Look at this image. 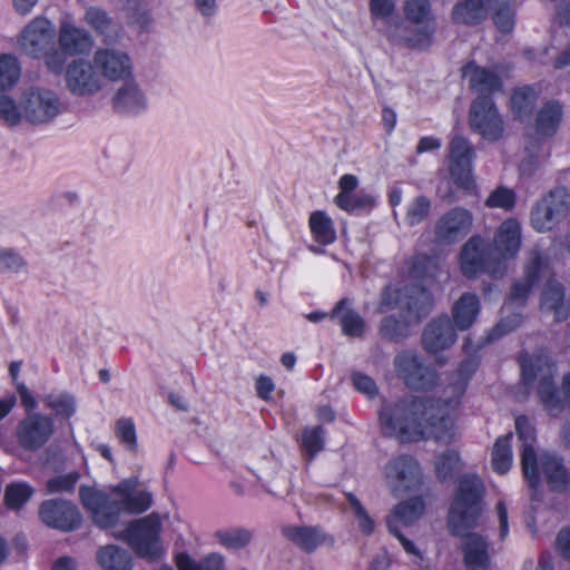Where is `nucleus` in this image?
<instances>
[{
	"label": "nucleus",
	"instance_id": "1",
	"mask_svg": "<svg viewBox=\"0 0 570 570\" xmlns=\"http://www.w3.org/2000/svg\"><path fill=\"white\" fill-rule=\"evenodd\" d=\"M475 368V361L463 362L438 399L407 395L385 401L379 412L381 432L403 443L428 439L453 442L458 435L455 413Z\"/></svg>",
	"mask_w": 570,
	"mask_h": 570
},
{
	"label": "nucleus",
	"instance_id": "2",
	"mask_svg": "<svg viewBox=\"0 0 570 570\" xmlns=\"http://www.w3.org/2000/svg\"><path fill=\"white\" fill-rule=\"evenodd\" d=\"M483 483L475 474L460 478L449 510L448 524L451 532L464 538V560L471 570H484L490 564L488 543L483 537L469 533L481 515Z\"/></svg>",
	"mask_w": 570,
	"mask_h": 570
},
{
	"label": "nucleus",
	"instance_id": "3",
	"mask_svg": "<svg viewBox=\"0 0 570 570\" xmlns=\"http://www.w3.org/2000/svg\"><path fill=\"white\" fill-rule=\"evenodd\" d=\"M520 223L508 218L497 228L492 244L480 236H472L462 247L461 271L466 277L487 273L501 277L507 271V262L514 259L521 248Z\"/></svg>",
	"mask_w": 570,
	"mask_h": 570
},
{
	"label": "nucleus",
	"instance_id": "4",
	"mask_svg": "<svg viewBox=\"0 0 570 570\" xmlns=\"http://www.w3.org/2000/svg\"><path fill=\"white\" fill-rule=\"evenodd\" d=\"M80 499L100 528L116 524L121 513L139 514L153 504L151 493L139 487L136 476L125 479L112 487L109 495L90 487H81Z\"/></svg>",
	"mask_w": 570,
	"mask_h": 570
},
{
	"label": "nucleus",
	"instance_id": "5",
	"mask_svg": "<svg viewBox=\"0 0 570 570\" xmlns=\"http://www.w3.org/2000/svg\"><path fill=\"white\" fill-rule=\"evenodd\" d=\"M432 307L431 294L419 285H412L402 293L399 288L389 286L382 294L379 311L381 313L400 309L406 312L404 321L400 322L392 316L385 317L381 324V334L392 340L405 336L407 325L419 322Z\"/></svg>",
	"mask_w": 570,
	"mask_h": 570
},
{
	"label": "nucleus",
	"instance_id": "6",
	"mask_svg": "<svg viewBox=\"0 0 570 570\" xmlns=\"http://www.w3.org/2000/svg\"><path fill=\"white\" fill-rule=\"evenodd\" d=\"M522 380L525 385L539 381L538 395L550 415H558L568 403L570 406V373L562 381V396L552 382L554 367L547 355L523 356L521 360Z\"/></svg>",
	"mask_w": 570,
	"mask_h": 570
},
{
	"label": "nucleus",
	"instance_id": "7",
	"mask_svg": "<svg viewBox=\"0 0 570 570\" xmlns=\"http://www.w3.org/2000/svg\"><path fill=\"white\" fill-rule=\"evenodd\" d=\"M404 13L409 21L417 24L415 33L410 35L400 20L385 30L392 41L404 42L407 47L425 49L431 46L434 33L433 14L430 0H405Z\"/></svg>",
	"mask_w": 570,
	"mask_h": 570
},
{
	"label": "nucleus",
	"instance_id": "8",
	"mask_svg": "<svg viewBox=\"0 0 570 570\" xmlns=\"http://www.w3.org/2000/svg\"><path fill=\"white\" fill-rule=\"evenodd\" d=\"M160 533V515L153 512L130 522L118 538L124 540L138 557L155 561L164 554Z\"/></svg>",
	"mask_w": 570,
	"mask_h": 570
},
{
	"label": "nucleus",
	"instance_id": "9",
	"mask_svg": "<svg viewBox=\"0 0 570 570\" xmlns=\"http://www.w3.org/2000/svg\"><path fill=\"white\" fill-rule=\"evenodd\" d=\"M56 38L58 48L55 47V51L49 53L46 62L48 70L56 75L63 71L67 57L86 55L94 47V39L89 31L70 20L60 22Z\"/></svg>",
	"mask_w": 570,
	"mask_h": 570
},
{
	"label": "nucleus",
	"instance_id": "10",
	"mask_svg": "<svg viewBox=\"0 0 570 570\" xmlns=\"http://www.w3.org/2000/svg\"><path fill=\"white\" fill-rule=\"evenodd\" d=\"M57 30L51 20L45 16L31 19L20 31L17 43L28 57L43 58L45 63L51 51H55Z\"/></svg>",
	"mask_w": 570,
	"mask_h": 570
},
{
	"label": "nucleus",
	"instance_id": "11",
	"mask_svg": "<svg viewBox=\"0 0 570 570\" xmlns=\"http://www.w3.org/2000/svg\"><path fill=\"white\" fill-rule=\"evenodd\" d=\"M24 121L46 125L53 121L62 111L60 96L52 89L32 86L21 92Z\"/></svg>",
	"mask_w": 570,
	"mask_h": 570
},
{
	"label": "nucleus",
	"instance_id": "12",
	"mask_svg": "<svg viewBox=\"0 0 570 570\" xmlns=\"http://www.w3.org/2000/svg\"><path fill=\"white\" fill-rule=\"evenodd\" d=\"M384 483L396 497L417 489L422 480L419 462L411 455L402 454L387 461L383 470Z\"/></svg>",
	"mask_w": 570,
	"mask_h": 570
},
{
	"label": "nucleus",
	"instance_id": "13",
	"mask_svg": "<svg viewBox=\"0 0 570 570\" xmlns=\"http://www.w3.org/2000/svg\"><path fill=\"white\" fill-rule=\"evenodd\" d=\"M92 59L104 82H122L135 76L134 58L124 48L112 46L97 48Z\"/></svg>",
	"mask_w": 570,
	"mask_h": 570
},
{
	"label": "nucleus",
	"instance_id": "14",
	"mask_svg": "<svg viewBox=\"0 0 570 570\" xmlns=\"http://www.w3.org/2000/svg\"><path fill=\"white\" fill-rule=\"evenodd\" d=\"M109 102L116 115L130 119L146 115L150 107L148 94L135 76L114 90Z\"/></svg>",
	"mask_w": 570,
	"mask_h": 570
},
{
	"label": "nucleus",
	"instance_id": "15",
	"mask_svg": "<svg viewBox=\"0 0 570 570\" xmlns=\"http://www.w3.org/2000/svg\"><path fill=\"white\" fill-rule=\"evenodd\" d=\"M63 70L66 88L76 97H92L105 88V82L100 79L94 59H72Z\"/></svg>",
	"mask_w": 570,
	"mask_h": 570
},
{
	"label": "nucleus",
	"instance_id": "16",
	"mask_svg": "<svg viewBox=\"0 0 570 570\" xmlns=\"http://www.w3.org/2000/svg\"><path fill=\"white\" fill-rule=\"evenodd\" d=\"M570 209V194L557 188L543 197L531 212V226L539 233L551 230Z\"/></svg>",
	"mask_w": 570,
	"mask_h": 570
},
{
	"label": "nucleus",
	"instance_id": "17",
	"mask_svg": "<svg viewBox=\"0 0 570 570\" xmlns=\"http://www.w3.org/2000/svg\"><path fill=\"white\" fill-rule=\"evenodd\" d=\"M471 129L489 141L499 140L504 132V122L493 101L480 96L471 105L469 114Z\"/></svg>",
	"mask_w": 570,
	"mask_h": 570
},
{
	"label": "nucleus",
	"instance_id": "18",
	"mask_svg": "<svg viewBox=\"0 0 570 570\" xmlns=\"http://www.w3.org/2000/svg\"><path fill=\"white\" fill-rule=\"evenodd\" d=\"M475 157L473 148L462 136L455 135L450 141V175L454 184L465 190L475 187L472 163Z\"/></svg>",
	"mask_w": 570,
	"mask_h": 570
},
{
	"label": "nucleus",
	"instance_id": "19",
	"mask_svg": "<svg viewBox=\"0 0 570 570\" xmlns=\"http://www.w3.org/2000/svg\"><path fill=\"white\" fill-rule=\"evenodd\" d=\"M397 375L414 390H429L436 381L434 370L425 366L413 352H402L394 358Z\"/></svg>",
	"mask_w": 570,
	"mask_h": 570
},
{
	"label": "nucleus",
	"instance_id": "20",
	"mask_svg": "<svg viewBox=\"0 0 570 570\" xmlns=\"http://www.w3.org/2000/svg\"><path fill=\"white\" fill-rule=\"evenodd\" d=\"M548 275L549 266L547 259L538 250H532L525 265L524 279L513 284L509 301L503 306V311L507 312L513 306L523 305L534 284Z\"/></svg>",
	"mask_w": 570,
	"mask_h": 570
},
{
	"label": "nucleus",
	"instance_id": "21",
	"mask_svg": "<svg viewBox=\"0 0 570 570\" xmlns=\"http://www.w3.org/2000/svg\"><path fill=\"white\" fill-rule=\"evenodd\" d=\"M473 215L463 207L444 213L435 223L434 235L438 242L453 244L465 237L471 230Z\"/></svg>",
	"mask_w": 570,
	"mask_h": 570
},
{
	"label": "nucleus",
	"instance_id": "22",
	"mask_svg": "<svg viewBox=\"0 0 570 570\" xmlns=\"http://www.w3.org/2000/svg\"><path fill=\"white\" fill-rule=\"evenodd\" d=\"M53 429L51 417L40 413H31L19 423L17 438L24 449L37 450L48 442Z\"/></svg>",
	"mask_w": 570,
	"mask_h": 570
},
{
	"label": "nucleus",
	"instance_id": "23",
	"mask_svg": "<svg viewBox=\"0 0 570 570\" xmlns=\"http://www.w3.org/2000/svg\"><path fill=\"white\" fill-rule=\"evenodd\" d=\"M40 518L48 527L71 531L79 527L81 517L72 503L63 500H47L39 511Z\"/></svg>",
	"mask_w": 570,
	"mask_h": 570
},
{
	"label": "nucleus",
	"instance_id": "24",
	"mask_svg": "<svg viewBox=\"0 0 570 570\" xmlns=\"http://www.w3.org/2000/svg\"><path fill=\"white\" fill-rule=\"evenodd\" d=\"M515 429L519 439L522 442L521 463L523 474L529 485L534 489L538 485L539 480L538 461L533 448V443L535 441L534 428L527 416L521 415L515 419Z\"/></svg>",
	"mask_w": 570,
	"mask_h": 570
},
{
	"label": "nucleus",
	"instance_id": "25",
	"mask_svg": "<svg viewBox=\"0 0 570 570\" xmlns=\"http://www.w3.org/2000/svg\"><path fill=\"white\" fill-rule=\"evenodd\" d=\"M358 179L355 175L345 174L338 179V194L334 198L335 205L342 210L352 213L371 208L375 198L365 191H356Z\"/></svg>",
	"mask_w": 570,
	"mask_h": 570
},
{
	"label": "nucleus",
	"instance_id": "26",
	"mask_svg": "<svg viewBox=\"0 0 570 570\" xmlns=\"http://www.w3.org/2000/svg\"><path fill=\"white\" fill-rule=\"evenodd\" d=\"M255 475L264 490L275 498H284L291 491L288 478L281 473L279 464L274 459L263 461L257 466Z\"/></svg>",
	"mask_w": 570,
	"mask_h": 570
},
{
	"label": "nucleus",
	"instance_id": "27",
	"mask_svg": "<svg viewBox=\"0 0 570 570\" xmlns=\"http://www.w3.org/2000/svg\"><path fill=\"white\" fill-rule=\"evenodd\" d=\"M455 340V331L446 316L432 321L423 333V345L430 353L450 347Z\"/></svg>",
	"mask_w": 570,
	"mask_h": 570
},
{
	"label": "nucleus",
	"instance_id": "28",
	"mask_svg": "<svg viewBox=\"0 0 570 570\" xmlns=\"http://www.w3.org/2000/svg\"><path fill=\"white\" fill-rule=\"evenodd\" d=\"M470 87L480 95L494 94L501 89L502 81L495 70L469 62L462 69Z\"/></svg>",
	"mask_w": 570,
	"mask_h": 570
},
{
	"label": "nucleus",
	"instance_id": "29",
	"mask_svg": "<svg viewBox=\"0 0 570 570\" xmlns=\"http://www.w3.org/2000/svg\"><path fill=\"white\" fill-rule=\"evenodd\" d=\"M541 309L544 313H552L557 321H564L570 315V305L564 298V288L553 278H548L542 291Z\"/></svg>",
	"mask_w": 570,
	"mask_h": 570
},
{
	"label": "nucleus",
	"instance_id": "30",
	"mask_svg": "<svg viewBox=\"0 0 570 570\" xmlns=\"http://www.w3.org/2000/svg\"><path fill=\"white\" fill-rule=\"evenodd\" d=\"M284 537L299 549L312 552L323 543L327 535L318 527L286 525L283 528Z\"/></svg>",
	"mask_w": 570,
	"mask_h": 570
},
{
	"label": "nucleus",
	"instance_id": "31",
	"mask_svg": "<svg viewBox=\"0 0 570 570\" xmlns=\"http://www.w3.org/2000/svg\"><path fill=\"white\" fill-rule=\"evenodd\" d=\"M481 309L480 299L475 294L464 293L452 307V317L455 326L465 331L475 322Z\"/></svg>",
	"mask_w": 570,
	"mask_h": 570
},
{
	"label": "nucleus",
	"instance_id": "32",
	"mask_svg": "<svg viewBox=\"0 0 570 570\" xmlns=\"http://www.w3.org/2000/svg\"><path fill=\"white\" fill-rule=\"evenodd\" d=\"M97 562L104 570H131L130 553L118 546L108 544L97 551Z\"/></svg>",
	"mask_w": 570,
	"mask_h": 570
},
{
	"label": "nucleus",
	"instance_id": "33",
	"mask_svg": "<svg viewBox=\"0 0 570 570\" xmlns=\"http://www.w3.org/2000/svg\"><path fill=\"white\" fill-rule=\"evenodd\" d=\"M332 318H335L342 325L343 333L347 336H361L364 331V321L356 313L348 299L340 301L332 312Z\"/></svg>",
	"mask_w": 570,
	"mask_h": 570
},
{
	"label": "nucleus",
	"instance_id": "34",
	"mask_svg": "<svg viewBox=\"0 0 570 570\" xmlns=\"http://www.w3.org/2000/svg\"><path fill=\"white\" fill-rule=\"evenodd\" d=\"M540 469L552 490L562 491L568 487V473L557 455L543 454L540 458Z\"/></svg>",
	"mask_w": 570,
	"mask_h": 570
},
{
	"label": "nucleus",
	"instance_id": "35",
	"mask_svg": "<svg viewBox=\"0 0 570 570\" xmlns=\"http://www.w3.org/2000/svg\"><path fill=\"white\" fill-rule=\"evenodd\" d=\"M308 224L313 238L317 243L330 245L335 242L336 230L332 218L325 212L316 210L312 213Z\"/></svg>",
	"mask_w": 570,
	"mask_h": 570
},
{
	"label": "nucleus",
	"instance_id": "36",
	"mask_svg": "<svg viewBox=\"0 0 570 570\" xmlns=\"http://www.w3.org/2000/svg\"><path fill=\"white\" fill-rule=\"evenodd\" d=\"M124 11L128 23L140 31L148 30L154 22L148 4L144 0H127Z\"/></svg>",
	"mask_w": 570,
	"mask_h": 570
},
{
	"label": "nucleus",
	"instance_id": "37",
	"mask_svg": "<svg viewBox=\"0 0 570 570\" xmlns=\"http://www.w3.org/2000/svg\"><path fill=\"white\" fill-rule=\"evenodd\" d=\"M562 119V108L558 102L547 104L538 114L535 125L540 136H552L556 134Z\"/></svg>",
	"mask_w": 570,
	"mask_h": 570
},
{
	"label": "nucleus",
	"instance_id": "38",
	"mask_svg": "<svg viewBox=\"0 0 570 570\" xmlns=\"http://www.w3.org/2000/svg\"><path fill=\"white\" fill-rule=\"evenodd\" d=\"M423 512L424 501L421 498H412L399 503L387 520H393L395 525H397V523L412 525L422 517Z\"/></svg>",
	"mask_w": 570,
	"mask_h": 570
},
{
	"label": "nucleus",
	"instance_id": "39",
	"mask_svg": "<svg viewBox=\"0 0 570 570\" xmlns=\"http://www.w3.org/2000/svg\"><path fill=\"white\" fill-rule=\"evenodd\" d=\"M511 439L512 434L509 433L504 436H500L494 443L492 451V466L499 474H504L512 465L513 456L511 451Z\"/></svg>",
	"mask_w": 570,
	"mask_h": 570
},
{
	"label": "nucleus",
	"instance_id": "40",
	"mask_svg": "<svg viewBox=\"0 0 570 570\" xmlns=\"http://www.w3.org/2000/svg\"><path fill=\"white\" fill-rule=\"evenodd\" d=\"M178 570H224V558L219 553H210L199 562L189 556L180 553L176 557Z\"/></svg>",
	"mask_w": 570,
	"mask_h": 570
},
{
	"label": "nucleus",
	"instance_id": "41",
	"mask_svg": "<svg viewBox=\"0 0 570 570\" xmlns=\"http://www.w3.org/2000/svg\"><path fill=\"white\" fill-rule=\"evenodd\" d=\"M216 541L228 549H240L252 540V532L244 528L219 529L214 534Z\"/></svg>",
	"mask_w": 570,
	"mask_h": 570
},
{
	"label": "nucleus",
	"instance_id": "42",
	"mask_svg": "<svg viewBox=\"0 0 570 570\" xmlns=\"http://www.w3.org/2000/svg\"><path fill=\"white\" fill-rule=\"evenodd\" d=\"M21 67L12 55H0V90H9L20 79Z\"/></svg>",
	"mask_w": 570,
	"mask_h": 570
},
{
	"label": "nucleus",
	"instance_id": "43",
	"mask_svg": "<svg viewBox=\"0 0 570 570\" xmlns=\"http://www.w3.org/2000/svg\"><path fill=\"white\" fill-rule=\"evenodd\" d=\"M514 2L515 0H488V3L498 7L493 21L501 32L508 33L514 27Z\"/></svg>",
	"mask_w": 570,
	"mask_h": 570
},
{
	"label": "nucleus",
	"instance_id": "44",
	"mask_svg": "<svg viewBox=\"0 0 570 570\" xmlns=\"http://www.w3.org/2000/svg\"><path fill=\"white\" fill-rule=\"evenodd\" d=\"M43 402L57 416L69 419L76 412V402L68 393H50L45 396Z\"/></svg>",
	"mask_w": 570,
	"mask_h": 570
},
{
	"label": "nucleus",
	"instance_id": "45",
	"mask_svg": "<svg viewBox=\"0 0 570 570\" xmlns=\"http://www.w3.org/2000/svg\"><path fill=\"white\" fill-rule=\"evenodd\" d=\"M33 489L26 482H13L4 490V502L9 509L19 510L29 501Z\"/></svg>",
	"mask_w": 570,
	"mask_h": 570
},
{
	"label": "nucleus",
	"instance_id": "46",
	"mask_svg": "<svg viewBox=\"0 0 570 570\" xmlns=\"http://www.w3.org/2000/svg\"><path fill=\"white\" fill-rule=\"evenodd\" d=\"M346 498L360 531L365 535L372 534L375 529V522L373 518L368 514L366 509L362 505L361 501L354 494L347 493Z\"/></svg>",
	"mask_w": 570,
	"mask_h": 570
},
{
	"label": "nucleus",
	"instance_id": "47",
	"mask_svg": "<svg viewBox=\"0 0 570 570\" xmlns=\"http://www.w3.org/2000/svg\"><path fill=\"white\" fill-rule=\"evenodd\" d=\"M0 119L9 126H17L24 120L21 96L17 104L11 97L0 95Z\"/></svg>",
	"mask_w": 570,
	"mask_h": 570
},
{
	"label": "nucleus",
	"instance_id": "48",
	"mask_svg": "<svg viewBox=\"0 0 570 570\" xmlns=\"http://www.w3.org/2000/svg\"><path fill=\"white\" fill-rule=\"evenodd\" d=\"M115 434L119 442L130 452H136L137 432L135 423L129 417H121L115 424Z\"/></svg>",
	"mask_w": 570,
	"mask_h": 570
},
{
	"label": "nucleus",
	"instance_id": "49",
	"mask_svg": "<svg viewBox=\"0 0 570 570\" xmlns=\"http://www.w3.org/2000/svg\"><path fill=\"white\" fill-rule=\"evenodd\" d=\"M535 99L537 96L532 88H520L514 91L511 98V109L517 117L522 118L523 116H527L531 111L535 102Z\"/></svg>",
	"mask_w": 570,
	"mask_h": 570
},
{
	"label": "nucleus",
	"instance_id": "50",
	"mask_svg": "<svg viewBox=\"0 0 570 570\" xmlns=\"http://www.w3.org/2000/svg\"><path fill=\"white\" fill-rule=\"evenodd\" d=\"M461 460L459 453L454 450H448L440 454L435 461V472L442 480L452 478L453 473L460 469Z\"/></svg>",
	"mask_w": 570,
	"mask_h": 570
},
{
	"label": "nucleus",
	"instance_id": "51",
	"mask_svg": "<svg viewBox=\"0 0 570 570\" xmlns=\"http://www.w3.org/2000/svg\"><path fill=\"white\" fill-rule=\"evenodd\" d=\"M85 22L100 35H108L112 27V20L106 11L97 7H90L83 16Z\"/></svg>",
	"mask_w": 570,
	"mask_h": 570
},
{
	"label": "nucleus",
	"instance_id": "52",
	"mask_svg": "<svg viewBox=\"0 0 570 570\" xmlns=\"http://www.w3.org/2000/svg\"><path fill=\"white\" fill-rule=\"evenodd\" d=\"M324 431L321 426L307 428L302 433V448L311 458L322 451Z\"/></svg>",
	"mask_w": 570,
	"mask_h": 570
},
{
	"label": "nucleus",
	"instance_id": "53",
	"mask_svg": "<svg viewBox=\"0 0 570 570\" xmlns=\"http://www.w3.org/2000/svg\"><path fill=\"white\" fill-rule=\"evenodd\" d=\"M514 191L510 188L500 186L489 195L485 205L490 208H501L504 210H509L514 206Z\"/></svg>",
	"mask_w": 570,
	"mask_h": 570
},
{
	"label": "nucleus",
	"instance_id": "54",
	"mask_svg": "<svg viewBox=\"0 0 570 570\" xmlns=\"http://www.w3.org/2000/svg\"><path fill=\"white\" fill-rule=\"evenodd\" d=\"M431 208L430 200L424 196L416 197L407 207L406 222L410 225L422 223L429 215Z\"/></svg>",
	"mask_w": 570,
	"mask_h": 570
},
{
	"label": "nucleus",
	"instance_id": "55",
	"mask_svg": "<svg viewBox=\"0 0 570 570\" xmlns=\"http://www.w3.org/2000/svg\"><path fill=\"white\" fill-rule=\"evenodd\" d=\"M394 7V0H371L370 2L372 17L384 19L386 22V29L390 27L391 23L395 26V22L397 23L399 21L397 18L392 17Z\"/></svg>",
	"mask_w": 570,
	"mask_h": 570
},
{
	"label": "nucleus",
	"instance_id": "56",
	"mask_svg": "<svg viewBox=\"0 0 570 570\" xmlns=\"http://www.w3.org/2000/svg\"><path fill=\"white\" fill-rule=\"evenodd\" d=\"M24 268L22 257L13 250H0V272L1 273H20Z\"/></svg>",
	"mask_w": 570,
	"mask_h": 570
},
{
	"label": "nucleus",
	"instance_id": "57",
	"mask_svg": "<svg viewBox=\"0 0 570 570\" xmlns=\"http://www.w3.org/2000/svg\"><path fill=\"white\" fill-rule=\"evenodd\" d=\"M386 523L389 531L397 538L404 551L409 556H412L415 559V562L421 563L423 561V553L420 548L412 540L401 533L397 525L393 523V520H387Z\"/></svg>",
	"mask_w": 570,
	"mask_h": 570
},
{
	"label": "nucleus",
	"instance_id": "58",
	"mask_svg": "<svg viewBox=\"0 0 570 570\" xmlns=\"http://www.w3.org/2000/svg\"><path fill=\"white\" fill-rule=\"evenodd\" d=\"M79 479V474L71 472L65 475H59L48 480V493L68 492L72 490Z\"/></svg>",
	"mask_w": 570,
	"mask_h": 570
},
{
	"label": "nucleus",
	"instance_id": "59",
	"mask_svg": "<svg viewBox=\"0 0 570 570\" xmlns=\"http://www.w3.org/2000/svg\"><path fill=\"white\" fill-rule=\"evenodd\" d=\"M521 315L520 314H513L511 316H508L503 320H501L491 331L489 335V341H494L513 330L520 326L521 324Z\"/></svg>",
	"mask_w": 570,
	"mask_h": 570
},
{
	"label": "nucleus",
	"instance_id": "60",
	"mask_svg": "<svg viewBox=\"0 0 570 570\" xmlns=\"http://www.w3.org/2000/svg\"><path fill=\"white\" fill-rule=\"evenodd\" d=\"M352 382L355 389L366 395L367 397H374L377 394V386L374 380L363 373L355 372L352 375Z\"/></svg>",
	"mask_w": 570,
	"mask_h": 570
},
{
	"label": "nucleus",
	"instance_id": "61",
	"mask_svg": "<svg viewBox=\"0 0 570 570\" xmlns=\"http://www.w3.org/2000/svg\"><path fill=\"white\" fill-rule=\"evenodd\" d=\"M436 267V263L432 258L423 257L419 258L413 263L411 268V275L414 278H422L425 276H434V268Z\"/></svg>",
	"mask_w": 570,
	"mask_h": 570
},
{
	"label": "nucleus",
	"instance_id": "62",
	"mask_svg": "<svg viewBox=\"0 0 570 570\" xmlns=\"http://www.w3.org/2000/svg\"><path fill=\"white\" fill-rule=\"evenodd\" d=\"M255 387L258 397H261L264 401H268L275 389V384L271 377L261 375L256 379Z\"/></svg>",
	"mask_w": 570,
	"mask_h": 570
},
{
	"label": "nucleus",
	"instance_id": "63",
	"mask_svg": "<svg viewBox=\"0 0 570 570\" xmlns=\"http://www.w3.org/2000/svg\"><path fill=\"white\" fill-rule=\"evenodd\" d=\"M495 512H497L498 521L500 524L499 537H500V540H504L509 533V525H508V510H507L505 504L502 501L498 502Z\"/></svg>",
	"mask_w": 570,
	"mask_h": 570
},
{
	"label": "nucleus",
	"instance_id": "64",
	"mask_svg": "<svg viewBox=\"0 0 570 570\" xmlns=\"http://www.w3.org/2000/svg\"><path fill=\"white\" fill-rule=\"evenodd\" d=\"M557 546L560 553L570 561V529H564L559 532Z\"/></svg>",
	"mask_w": 570,
	"mask_h": 570
}]
</instances>
